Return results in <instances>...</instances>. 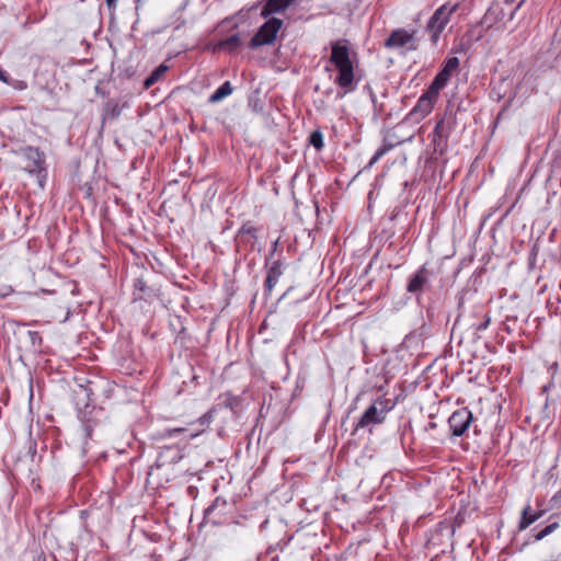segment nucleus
<instances>
[{
    "label": "nucleus",
    "mask_w": 561,
    "mask_h": 561,
    "mask_svg": "<svg viewBox=\"0 0 561 561\" xmlns=\"http://www.w3.org/2000/svg\"><path fill=\"white\" fill-rule=\"evenodd\" d=\"M396 403L388 398L378 397L366 408L355 425V430H365L369 434L373 433L374 428L382 424L388 413L393 410Z\"/></svg>",
    "instance_id": "obj_1"
},
{
    "label": "nucleus",
    "mask_w": 561,
    "mask_h": 561,
    "mask_svg": "<svg viewBox=\"0 0 561 561\" xmlns=\"http://www.w3.org/2000/svg\"><path fill=\"white\" fill-rule=\"evenodd\" d=\"M330 61L339 69V76L335 78V83L341 88L351 87V58L348 48L339 43L332 45V53Z\"/></svg>",
    "instance_id": "obj_2"
},
{
    "label": "nucleus",
    "mask_w": 561,
    "mask_h": 561,
    "mask_svg": "<svg viewBox=\"0 0 561 561\" xmlns=\"http://www.w3.org/2000/svg\"><path fill=\"white\" fill-rule=\"evenodd\" d=\"M239 405V400L237 397H233L229 393H226L219 398V402L211 407L205 414H203L201 417L197 419L195 424H198L201 427L196 432H190L188 438H195L199 434L204 433L205 430L210 425V423L214 421L215 414L219 412L222 409H229L232 412L237 410ZM194 425V423H192Z\"/></svg>",
    "instance_id": "obj_3"
},
{
    "label": "nucleus",
    "mask_w": 561,
    "mask_h": 561,
    "mask_svg": "<svg viewBox=\"0 0 561 561\" xmlns=\"http://www.w3.org/2000/svg\"><path fill=\"white\" fill-rule=\"evenodd\" d=\"M24 161L23 169L30 174H35L42 184V179L46 178L45 154L38 148L28 146L21 150Z\"/></svg>",
    "instance_id": "obj_4"
},
{
    "label": "nucleus",
    "mask_w": 561,
    "mask_h": 561,
    "mask_svg": "<svg viewBox=\"0 0 561 561\" xmlns=\"http://www.w3.org/2000/svg\"><path fill=\"white\" fill-rule=\"evenodd\" d=\"M454 119L451 116L444 115L440 117L433 130L432 144L434 152L443 154L448 148L449 135L454 128Z\"/></svg>",
    "instance_id": "obj_5"
},
{
    "label": "nucleus",
    "mask_w": 561,
    "mask_h": 561,
    "mask_svg": "<svg viewBox=\"0 0 561 561\" xmlns=\"http://www.w3.org/2000/svg\"><path fill=\"white\" fill-rule=\"evenodd\" d=\"M286 263L285 260L279 256L273 262L265 261L266 277L263 284L264 295L271 296L274 287L276 286L279 277L283 275Z\"/></svg>",
    "instance_id": "obj_6"
},
{
    "label": "nucleus",
    "mask_w": 561,
    "mask_h": 561,
    "mask_svg": "<svg viewBox=\"0 0 561 561\" xmlns=\"http://www.w3.org/2000/svg\"><path fill=\"white\" fill-rule=\"evenodd\" d=\"M434 272L428 270L426 264H423L414 275H412L407 285V291L415 295L417 298L426 289H430V279Z\"/></svg>",
    "instance_id": "obj_7"
},
{
    "label": "nucleus",
    "mask_w": 561,
    "mask_h": 561,
    "mask_svg": "<svg viewBox=\"0 0 561 561\" xmlns=\"http://www.w3.org/2000/svg\"><path fill=\"white\" fill-rule=\"evenodd\" d=\"M472 421V412L468 408H461L453 412L448 419V424L453 435L460 437L469 430Z\"/></svg>",
    "instance_id": "obj_8"
},
{
    "label": "nucleus",
    "mask_w": 561,
    "mask_h": 561,
    "mask_svg": "<svg viewBox=\"0 0 561 561\" xmlns=\"http://www.w3.org/2000/svg\"><path fill=\"white\" fill-rule=\"evenodd\" d=\"M438 95L431 94L427 89L417 100L415 106L409 113L411 119L420 121L427 116L434 108Z\"/></svg>",
    "instance_id": "obj_9"
},
{
    "label": "nucleus",
    "mask_w": 561,
    "mask_h": 561,
    "mask_svg": "<svg viewBox=\"0 0 561 561\" xmlns=\"http://www.w3.org/2000/svg\"><path fill=\"white\" fill-rule=\"evenodd\" d=\"M456 10V5L448 7L442 5L435 11L433 16L430 19L426 30L433 35H439L447 23L449 22L450 14Z\"/></svg>",
    "instance_id": "obj_10"
},
{
    "label": "nucleus",
    "mask_w": 561,
    "mask_h": 561,
    "mask_svg": "<svg viewBox=\"0 0 561 561\" xmlns=\"http://www.w3.org/2000/svg\"><path fill=\"white\" fill-rule=\"evenodd\" d=\"M93 396L92 382L78 386L75 390V404L78 413L90 411L92 407H95Z\"/></svg>",
    "instance_id": "obj_11"
},
{
    "label": "nucleus",
    "mask_w": 561,
    "mask_h": 561,
    "mask_svg": "<svg viewBox=\"0 0 561 561\" xmlns=\"http://www.w3.org/2000/svg\"><path fill=\"white\" fill-rule=\"evenodd\" d=\"M382 45L399 56H404L417 47L416 37H386Z\"/></svg>",
    "instance_id": "obj_12"
},
{
    "label": "nucleus",
    "mask_w": 561,
    "mask_h": 561,
    "mask_svg": "<svg viewBox=\"0 0 561 561\" xmlns=\"http://www.w3.org/2000/svg\"><path fill=\"white\" fill-rule=\"evenodd\" d=\"M78 414L82 422L85 436L92 438L93 430L100 424L104 410L102 408L92 407L90 411H84Z\"/></svg>",
    "instance_id": "obj_13"
},
{
    "label": "nucleus",
    "mask_w": 561,
    "mask_h": 561,
    "mask_svg": "<svg viewBox=\"0 0 561 561\" xmlns=\"http://www.w3.org/2000/svg\"><path fill=\"white\" fill-rule=\"evenodd\" d=\"M228 503L225 499L218 496L214 502L204 511V519L207 523L218 525L222 522V517L226 514Z\"/></svg>",
    "instance_id": "obj_14"
},
{
    "label": "nucleus",
    "mask_w": 561,
    "mask_h": 561,
    "mask_svg": "<svg viewBox=\"0 0 561 561\" xmlns=\"http://www.w3.org/2000/svg\"><path fill=\"white\" fill-rule=\"evenodd\" d=\"M259 231V227L254 226L251 221H245L238 230L236 240L239 244H245L253 249L257 241Z\"/></svg>",
    "instance_id": "obj_15"
},
{
    "label": "nucleus",
    "mask_w": 561,
    "mask_h": 561,
    "mask_svg": "<svg viewBox=\"0 0 561 561\" xmlns=\"http://www.w3.org/2000/svg\"><path fill=\"white\" fill-rule=\"evenodd\" d=\"M242 45L241 37H226L216 44H207L203 50L211 51L214 54L220 51H228L230 54L236 53Z\"/></svg>",
    "instance_id": "obj_16"
},
{
    "label": "nucleus",
    "mask_w": 561,
    "mask_h": 561,
    "mask_svg": "<svg viewBox=\"0 0 561 561\" xmlns=\"http://www.w3.org/2000/svg\"><path fill=\"white\" fill-rule=\"evenodd\" d=\"M545 510L534 511L528 503L520 513V518L517 525L518 531L526 530L530 525L539 520L545 515Z\"/></svg>",
    "instance_id": "obj_17"
},
{
    "label": "nucleus",
    "mask_w": 561,
    "mask_h": 561,
    "mask_svg": "<svg viewBox=\"0 0 561 561\" xmlns=\"http://www.w3.org/2000/svg\"><path fill=\"white\" fill-rule=\"evenodd\" d=\"M134 300L149 301L153 299L157 294L156 290L148 286L144 278H136L134 282Z\"/></svg>",
    "instance_id": "obj_18"
},
{
    "label": "nucleus",
    "mask_w": 561,
    "mask_h": 561,
    "mask_svg": "<svg viewBox=\"0 0 561 561\" xmlns=\"http://www.w3.org/2000/svg\"><path fill=\"white\" fill-rule=\"evenodd\" d=\"M296 0H267L261 14L266 18L274 13L284 12Z\"/></svg>",
    "instance_id": "obj_19"
},
{
    "label": "nucleus",
    "mask_w": 561,
    "mask_h": 561,
    "mask_svg": "<svg viewBox=\"0 0 561 561\" xmlns=\"http://www.w3.org/2000/svg\"><path fill=\"white\" fill-rule=\"evenodd\" d=\"M283 25V21L277 18H271L259 30L255 35H277Z\"/></svg>",
    "instance_id": "obj_20"
},
{
    "label": "nucleus",
    "mask_w": 561,
    "mask_h": 561,
    "mask_svg": "<svg viewBox=\"0 0 561 561\" xmlns=\"http://www.w3.org/2000/svg\"><path fill=\"white\" fill-rule=\"evenodd\" d=\"M233 92L230 81H225L208 99L209 103H218Z\"/></svg>",
    "instance_id": "obj_21"
},
{
    "label": "nucleus",
    "mask_w": 561,
    "mask_h": 561,
    "mask_svg": "<svg viewBox=\"0 0 561 561\" xmlns=\"http://www.w3.org/2000/svg\"><path fill=\"white\" fill-rule=\"evenodd\" d=\"M169 66L165 64H161L158 66L144 81V88L149 89L154 83H157L168 71Z\"/></svg>",
    "instance_id": "obj_22"
},
{
    "label": "nucleus",
    "mask_w": 561,
    "mask_h": 561,
    "mask_svg": "<svg viewBox=\"0 0 561 561\" xmlns=\"http://www.w3.org/2000/svg\"><path fill=\"white\" fill-rule=\"evenodd\" d=\"M449 79L450 77L446 76L443 71L439 70L428 87L430 93L438 95L439 92L446 87Z\"/></svg>",
    "instance_id": "obj_23"
},
{
    "label": "nucleus",
    "mask_w": 561,
    "mask_h": 561,
    "mask_svg": "<svg viewBox=\"0 0 561 561\" xmlns=\"http://www.w3.org/2000/svg\"><path fill=\"white\" fill-rule=\"evenodd\" d=\"M248 106L255 114H262L264 112L265 103L261 99L259 91H255L249 96Z\"/></svg>",
    "instance_id": "obj_24"
},
{
    "label": "nucleus",
    "mask_w": 561,
    "mask_h": 561,
    "mask_svg": "<svg viewBox=\"0 0 561 561\" xmlns=\"http://www.w3.org/2000/svg\"><path fill=\"white\" fill-rule=\"evenodd\" d=\"M560 527L559 522H552L549 525H547L545 528H542L540 531H538L535 535H531L529 539H533V541H540L547 536L554 533Z\"/></svg>",
    "instance_id": "obj_25"
},
{
    "label": "nucleus",
    "mask_w": 561,
    "mask_h": 561,
    "mask_svg": "<svg viewBox=\"0 0 561 561\" xmlns=\"http://www.w3.org/2000/svg\"><path fill=\"white\" fill-rule=\"evenodd\" d=\"M26 337H27V341H28V347L33 352L39 351V348L42 346V343H43V340H42V336H41L39 332L28 330L26 332Z\"/></svg>",
    "instance_id": "obj_26"
},
{
    "label": "nucleus",
    "mask_w": 561,
    "mask_h": 561,
    "mask_svg": "<svg viewBox=\"0 0 561 561\" xmlns=\"http://www.w3.org/2000/svg\"><path fill=\"white\" fill-rule=\"evenodd\" d=\"M308 145L312 146L318 151L324 147L323 134L320 129L313 130L308 137Z\"/></svg>",
    "instance_id": "obj_27"
},
{
    "label": "nucleus",
    "mask_w": 561,
    "mask_h": 561,
    "mask_svg": "<svg viewBox=\"0 0 561 561\" xmlns=\"http://www.w3.org/2000/svg\"><path fill=\"white\" fill-rule=\"evenodd\" d=\"M278 37H251L249 47L255 49L263 45H275Z\"/></svg>",
    "instance_id": "obj_28"
},
{
    "label": "nucleus",
    "mask_w": 561,
    "mask_h": 561,
    "mask_svg": "<svg viewBox=\"0 0 561 561\" xmlns=\"http://www.w3.org/2000/svg\"><path fill=\"white\" fill-rule=\"evenodd\" d=\"M459 67V59L457 57H449L445 60L443 71L446 76L451 77L453 72Z\"/></svg>",
    "instance_id": "obj_29"
},
{
    "label": "nucleus",
    "mask_w": 561,
    "mask_h": 561,
    "mask_svg": "<svg viewBox=\"0 0 561 561\" xmlns=\"http://www.w3.org/2000/svg\"><path fill=\"white\" fill-rule=\"evenodd\" d=\"M291 537H287V538H283L280 540H278L275 545H271L266 551V553L268 556H272L274 552H276L277 550H283L287 545L288 542L290 541Z\"/></svg>",
    "instance_id": "obj_30"
},
{
    "label": "nucleus",
    "mask_w": 561,
    "mask_h": 561,
    "mask_svg": "<svg viewBox=\"0 0 561 561\" xmlns=\"http://www.w3.org/2000/svg\"><path fill=\"white\" fill-rule=\"evenodd\" d=\"M25 560L26 561H28V560H31V561H46V558L43 554V552L34 550V551H30L28 553L25 554Z\"/></svg>",
    "instance_id": "obj_31"
},
{
    "label": "nucleus",
    "mask_w": 561,
    "mask_h": 561,
    "mask_svg": "<svg viewBox=\"0 0 561 561\" xmlns=\"http://www.w3.org/2000/svg\"><path fill=\"white\" fill-rule=\"evenodd\" d=\"M187 430L184 427H173V428H165L163 432L164 437H173L180 434L186 433Z\"/></svg>",
    "instance_id": "obj_32"
},
{
    "label": "nucleus",
    "mask_w": 561,
    "mask_h": 561,
    "mask_svg": "<svg viewBox=\"0 0 561 561\" xmlns=\"http://www.w3.org/2000/svg\"><path fill=\"white\" fill-rule=\"evenodd\" d=\"M277 248H278V239L272 242L271 249L268 251V254L265 257V261L273 262L274 260H276L274 256L277 251Z\"/></svg>",
    "instance_id": "obj_33"
},
{
    "label": "nucleus",
    "mask_w": 561,
    "mask_h": 561,
    "mask_svg": "<svg viewBox=\"0 0 561 561\" xmlns=\"http://www.w3.org/2000/svg\"><path fill=\"white\" fill-rule=\"evenodd\" d=\"M137 73V69L134 67H126L124 69V75L126 78H133Z\"/></svg>",
    "instance_id": "obj_34"
},
{
    "label": "nucleus",
    "mask_w": 561,
    "mask_h": 561,
    "mask_svg": "<svg viewBox=\"0 0 561 561\" xmlns=\"http://www.w3.org/2000/svg\"><path fill=\"white\" fill-rule=\"evenodd\" d=\"M551 502L553 505H559L561 503V486L560 490L551 497Z\"/></svg>",
    "instance_id": "obj_35"
},
{
    "label": "nucleus",
    "mask_w": 561,
    "mask_h": 561,
    "mask_svg": "<svg viewBox=\"0 0 561 561\" xmlns=\"http://www.w3.org/2000/svg\"><path fill=\"white\" fill-rule=\"evenodd\" d=\"M0 81L7 84H11V80L5 71L0 68Z\"/></svg>",
    "instance_id": "obj_36"
},
{
    "label": "nucleus",
    "mask_w": 561,
    "mask_h": 561,
    "mask_svg": "<svg viewBox=\"0 0 561 561\" xmlns=\"http://www.w3.org/2000/svg\"><path fill=\"white\" fill-rule=\"evenodd\" d=\"M489 324H490V318L486 317L484 321H482L481 323H479L477 325V330L478 331H483V330H485L489 327Z\"/></svg>",
    "instance_id": "obj_37"
},
{
    "label": "nucleus",
    "mask_w": 561,
    "mask_h": 561,
    "mask_svg": "<svg viewBox=\"0 0 561 561\" xmlns=\"http://www.w3.org/2000/svg\"><path fill=\"white\" fill-rule=\"evenodd\" d=\"M390 35L397 36V35H410L407 31L403 30H393Z\"/></svg>",
    "instance_id": "obj_38"
},
{
    "label": "nucleus",
    "mask_w": 561,
    "mask_h": 561,
    "mask_svg": "<svg viewBox=\"0 0 561 561\" xmlns=\"http://www.w3.org/2000/svg\"><path fill=\"white\" fill-rule=\"evenodd\" d=\"M382 153H383V152H382V151H380V150H379V151H377V152L375 153V156L371 158V160H370L369 164H373L374 162H376V161L380 158V156H381Z\"/></svg>",
    "instance_id": "obj_39"
},
{
    "label": "nucleus",
    "mask_w": 561,
    "mask_h": 561,
    "mask_svg": "<svg viewBox=\"0 0 561 561\" xmlns=\"http://www.w3.org/2000/svg\"><path fill=\"white\" fill-rule=\"evenodd\" d=\"M105 1L111 10H114L116 8L117 0H105Z\"/></svg>",
    "instance_id": "obj_40"
},
{
    "label": "nucleus",
    "mask_w": 561,
    "mask_h": 561,
    "mask_svg": "<svg viewBox=\"0 0 561 561\" xmlns=\"http://www.w3.org/2000/svg\"><path fill=\"white\" fill-rule=\"evenodd\" d=\"M348 414H350V411H347V412H346V416H348ZM346 419H347V417H344V419L342 420V422H341V428H344V427H345V431H347V427H346V423H347V422H346Z\"/></svg>",
    "instance_id": "obj_41"
},
{
    "label": "nucleus",
    "mask_w": 561,
    "mask_h": 561,
    "mask_svg": "<svg viewBox=\"0 0 561 561\" xmlns=\"http://www.w3.org/2000/svg\"><path fill=\"white\" fill-rule=\"evenodd\" d=\"M300 506L307 511H311V507L307 506V500L305 499L301 501Z\"/></svg>",
    "instance_id": "obj_42"
},
{
    "label": "nucleus",
    "mask_w": 561,
    "mask_h": 561,
    "mask_svg": "<svg viewBox=\"0 0 561 561\" xmlns=\"http://www.w3.org/2000/svg\"><path fill=\"white\" fill-rule=\"evenodd\" d=\"M26 87V84L22 81H19L18 84L15 85V88L18 89H24Z\"/></svg>",
    "instance_id": "obj_43"
},
{
    "label": "nucleus",
    "mask_w": 561,
    "mask_h": 561,
    "mask_svg": "<svg viewBox=\"0 0 561 561\" xmlns=\"http://www.w3.org/2000/svg\"><path fill=\"white\" fill-rule=\"evenodd\" d=\"M347 91H344L343 93L339 92V96H344L346 95Z\"/></svg>",
    "instance_id": "obj_44"
},
{
    "label": "nucleus",
    "mask_w": 561,
    "mask_h": 561,
    "mask_svg": "<svg viewBox=\"0 0 561 561\" xmlns=\"http://www.w3.org/2000/svg\"><path fill=\"white\" fill-rule=\"evenodd\" d=\"M7 295V293L0 294L1 297H5Z\"/></svg>",
    "instance_id": "obj_45"
}]
</instances>
